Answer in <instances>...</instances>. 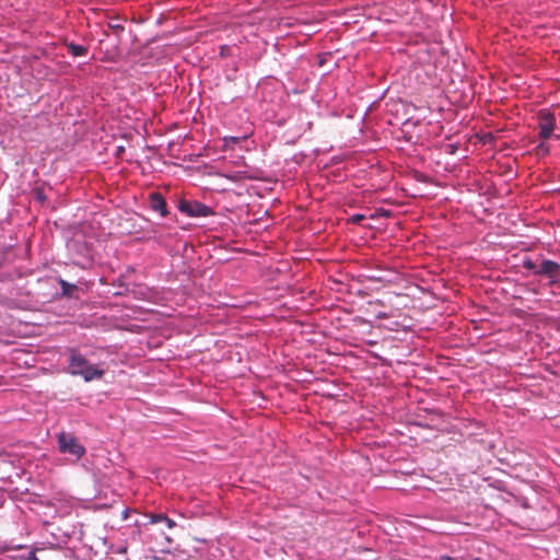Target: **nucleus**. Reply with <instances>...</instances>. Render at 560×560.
<instances>
[{
	"mask_svg": "<svg viewBox=\"0 0 560 560\" xmlns=\"http://www.w3.org/2000/svg\"><path fill=\"white\" fill-rule=\"evenodd\" d=\"M69 373L80 375L85 382L102 378L104 370L89 363V361L75 350H72L69 357Z\"/></svg>",
	"mask_w": 560,
	"mask_h": 560,
	"instance_id": "f257e3e1",
	"label": "nucleus"
},
{
	"mask_svg": "<svg viewBox=\"0 0 560 560\" xmlns=\"http://www.w3.org/2000/svg\"><path fill=\"white\" fill-rule=\"evenodd\" d=\"M178 210L190 218H203L213 214V210L195 200L182 199L178 202Z\"/></svg>",
	"mask_w": 560,
	"mask_h": 560,
	"instance_id": "f03ea898",
	"label": "nucleus"
},
{
	"mask_svg": "<svg viewBox=\"0 0 560 560\" xmlns=\"http://www.w3.org/2000/svg\"><path fill=\"white\" fill-rule=\"evenodd\" d=\"M58 444L61 453L71 454L77 458H81L85 454V447L71 434L65 432L59 433Z\"/></svg>",
	"mask_w": 560,
	"mask_h": 560,
	"instance_id": "7ed1b4c3",
	"label": "nucleus"
},
{
	"mask_svg": "<svg viewBox=\"0 0 560 560\" xmlns=\"http://www.w3.org/2000/svg\"><path fill=\"white\" fill-rule=\"evenodd\" d=\"M539 138L542 140L549 139L555 130L556 118L555 115L546 109L539 110L538 115Z\"/></svg>",
	"mask_w": 560,
	"mask_h": 560,
	"instance_id": "20e7f679",
	"label": "nucleus"
},
{
	"mask_svg": "<svg viewBox=\"0 0 560 560\" xmlns=\"http://www.w3.org/2000/svg\"><path fill=\"white\" fill-rule=\"evenodd\" d=\"M535 275L556 280L560 277V265L553 260H544L535 270Z\"/></svg>",
	"mask_w": 560,
	"mask_h": 560,
	"instance_id": "39448f33",
	"label": "nucleus"
},
{
	"mask_svg": "<svg viewBox=\"0 0 560 560\" xmlns=\"http://www.w3.org/2000/svg\"><path fill=\"white\" fill-rule=\"evenodd\" d=\"M149 202H150V208L153 211L159 212L162 217H166L168 214L166 200L161 192H158V191L151 192L149 195Z\"/></svg>",
	"mask_w": 560,
	"mask_h": 560,
	"instance_id": "423d86ee",
	"label": "nucleus"
},
{
	"mask_svg": "<svg viewBox=\"0 0 560 560\" xmlns=\"http://www.w3.org/2000/svg\"><path fill=\"white\" fill-rule=\"evenodd\" d=\"M66 47L73 57L84 56L88 52V47L74 43H67Z\"/></svg>",
	"mask_w": 560,
	"mask_h": 560,
	"instance_id": "0eeeda50",
	"label": "nucleus"
},
{
	"mask_svg": "<svg viewBox=\"0 0 560 560\" xmlns=\"http://www.w3.org/2000/svg\"><path fill=\"white\" fill-rule=\"evenodd\" d=\"M150 523L152 524H155V523H164L168 528H173L175 527L176 523L171 520L170 517H167L165 514H152L150 516Z\"/></svg>",
	"mask_w": 560,
	"mask_h": 560,
	"instance_id": "6e6552de",
	"label": "nucleus"
},
{
	"mask_svg": "<svg viewBox=\"0 0 560 560\" xmlns=\"http://www.w3.org/2000/svg\"><path fill=\"white\" fill-rule=\"evenodd\" d=\"M58 283L61 287V294L63 296L70 298L72 296L73 292L78 290V287L75 284L69 283L63 279H59Z\"/></svg>",
	"mask_w": 560,
	"mask_h": 560,
	"instance_id": "1a4fd4ad",
	"label": "nucleus"
},
{
	"mask_svg": "<svg viewBox=\"0 0 560 560\" xmlns=\"http://www.w3.org/2000/svg\"><path fill=\"white\" fill-rule=\"evenodd\" d=\"M536 152L539 155H545L549 152V147L546 143L541 142L536 147Z\"/></svg>",
	"mask_w": 560,
	"mask_h": 560,
	"instance_id": "9d476101",
	"label": "nucleus"
},
{
	"mask_svg": "<svg viewBox=\"0 0 560 560\" xmlns=\"http://www.w3.org/2000/svg\"><path fill=\"white\" fill-rule=\"evenodd\" d=\"M364 219H365V215H364V214H360V213H358V214H353V215L349 219V221H350V222H352V223L358 224V223H360V222H361L362 220H364Z\"/></svg>",
	"mask_w": 560,
	"mask_h": 560,
	"instance_id": "9b49d317",
	"label": "nucleus"
},
{
	"mask_svg": "<svg viewBox=\"0 0 560 560\" xmlns=\"http://www.w3.org/2000/svg\"><path fill=\"white\" fill-rule=\"evenodd\" d=\"M524 267L527 269V270H532L534 273H535V270L538 269V267L536 266L535 262L530 261V260H527L524 262Z\"/></svg>",
	"mask_w": 560,
	"mask_h": 560,
	"instance_id": "f8f14e48",
	"label": "nucleus"
},
{
	"mask_svg": "<svg viewBox=\"0 0 560 560\" xmlns=\"http://www.w3.org/2000/svg\"><path fill=\"white\" fill-rule=\"evenodd\" d=\"M25 560H39L35 551H31Z\"/></svg>",
	"mask_w": 560,
	"mask_h": 560,
	"instance_id": "ddd939ff",
	"label": "nucleus"
},
{
	"mask_svg": "<svg viewBox=\"0 0 560 560\" xmlns=\"http://www.w3.org/2000/svg\"><path fill=\"white\" fill-rule=\"evenodd\" d=\"M110 27L117 33L124 31V27L119 24L112 25Z\"/></svg>",
	"mask_w": 560,
	"mask_h": 560,
	"instance_id": "4468645a",
	"label": "nucleus"
},
{
	"mask_svg": "<svg viewBox=\"0 0 560 560\" xmlns=\"http://www.w3.org/2000/svg\"><path fill=\"white\" fill-rule=\"evenodd\" d=\"M241 177H242V176H241V173H240V172H238V173H236V174H234V175L229 176V178H230V179H237V178H241Z\"/></svg>",
	"mask_w": 560,
	"mask_h": 560,
	"instance_id": "2eb2a0df",
	"label": "nucleus"
},
{
	"mask_svg": "<svg viewBox=\"0 0 560 560\" xmlns=\"http://www.w3.org/2000/svg\"><path fill=\"white\" fill-rule=\"evenodd\" d=\"M442 560H456V559L451 556H443Z\"/></svg>",
	"mask_w": 560,
	"mask_h": 560,
	"instance_id": "dca6fc26",
	"label": "nucleus"
},
{
	"mask_svg": "<svg viewBox=\"0 0 560 560\" xmlns=\"http://www.w3.org/2000/svg\"><path fill=\"white\" fill-rule=\"evenodd\" d=\"M124 151V148L122 147H119L118 148V153L122 152Z\"/></svg>",
	"mask_w": 560,
	"mask_h": 560,
	"instance_id": "f3484780",
	"label": "nucleus"
}]
</instances>
